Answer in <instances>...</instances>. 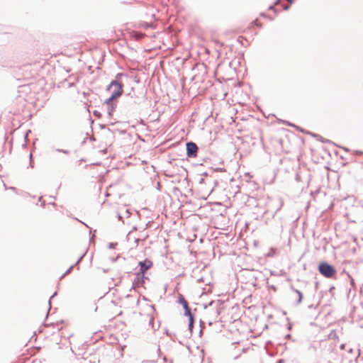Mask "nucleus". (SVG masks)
Masks as SVG:
<instances>
[{
  "label": "nucleus",
  "mask_w": 363,
  "mask_h": 363,
  "mask_svg": "<svg viewBox=\"0 0 363 363\" xmlns=\"http://www.w3.org/2000/svg\"><path fill=\"white\" fill-rule=\"evenodd\" d=\"M128 75L123 73H118L116 79L111 82L110 84L107 86V90L111 91V94H115L117 91H119L120 96L123 93V79H128Z\"/></svg>",
  "instance_id": "f257e3e1"
},
{
  "label": "nucleus",
  "mask_w": 363,
  "mask_h": 363,
  "mask_svg": "<svg viewBox=\"0 0 363 363\" xmlns=\"http://www.w3.org/2000/svg\"><path fill=\"white\" fill-rule=\"evenodd\" d=\"M319 272L326 278H333L336 274L335 268L328 263L323 262L318 265Z\"/></svg>",
  "instance_id": "f03ea898"
},
{
  "label": "nucleus",
  "mask_w": 363,
  "mask_h": 363,
  "mask_svg": "<svg viewBox=\"0 0 363 363\" xmlns=\"http://www.w3.org/2000/svg\"><path fill=\"white\" fill-rule=\"evenodd\" d=\"M186 155L189 157H196L198 152V146L193 142L186 143Z\"/></svg>",
  "instance_id": "7ed1b4c3"
},
{
  "label": "nucleus",
  "mask_w": 363,
  "mask_h": 363,
  "mask_svg": "<svg viewBox=\"0 0 363 363\" xmlns=\"http://www.w3.org/2000/svg\"><path fill=\"white\" fill-rule=\"evenodd\" d=\"M140 271L138 273L144 275L145 272L152 266V262L148 259L139 262Z\"/></svg>",
  "instance_id": "20e7f679"
},
{
  "label": "nucleus",
  "mask_w": 363,
  "mask_h": 363,
  "mask_svg": "<svg viewBox=\"0 0 363 363\" xmlns=\"http://www.w3.org/2000/svg\"><path fill=\"white\" fill-rule=\"evenodd\" d=\"M179 303L182 305L184 309V315H189L191 312V309L189 306L188 302L184 298V297L179 294Z\"/></svg>",
  "instance_id": "39448f33"
},
{
  "label": "nucleus",
  "mask_w": 363,
  "mask_h": 363,
  "mask_svg": "<svg viewBox=\"0 0 363 363\" xmlns=\"http://www.w3.org/2000/svg\"><path fill=\"white\" fill-rule=\"evenodd\" d=\"M147 279V278L145 277L144 275H143L140 273H138L137 277L133 281V287L137 288V287L142 286L143 284V283L145 282V279Z\"/></svg>",
  "instance_id": "423d86ee"
},
{
  "label": "nucleus",
  "mask_w": 363,
  "mask_h": 363,
  "mask_svg": "<svg viewBox=\"0 0 363 363\" xmlns=\"http://www.w3.org/2000/svg\"><path fill=\"white\" fill-rule=\"evenodd\" d=\"M118 96H120V92L119 91H117V92H116L115 94H111V96L106 100V105L109 106L112 104H116V103H113V101L116 99Z\"/></svg>",
  "instance_id": "0eeeda50"
},
{
  "label": "nucleus",
  "mask_w": 363,
  "mask_h": 363,
  "mask_svg": "<svg viewBox=\"0 0 363 363\" xmlns=\"http://www.w3.org/2000/svg\"><path fill=\"white\" fill-rule=\"evenodd\" d=\"M116 107V104L106 106L107 113L109 117H111L112 116L113 112L114 111Z\"/></svg>",
  "instance_id": "6e6552de"
},
{
  "label": "nucleus",
  "mask_w": 363,
  "mask_h": 363,
  "mask_svg": "<svg viewBox=\"0 0 363 363\" xmlns=\"http://www.w3.org/2000/svg\"><path fill=\"white\" fill-rule=\"evenodd\" d=\"M186 316L189 318V328L190 333H191L192 328L194 327V316L191 314V313H190L189 315H186Z\"/></svg>",
  "instance_id": "1a4fd4ad"
},
{
  "label": "nucleus",
  "mask_w": 363,
  "mask_h": 363,
  "mask_svg": "<svg viewBox=\"0 0 363 363\" xmlns=\"http://www.w3.org/2000/svg\"><path fill=\"white\" fill-rule=\"evenodd\" d=\"M292 290L297 294V296H298L297 304H299L302 301L303 294L299 290L296 289L294 287H292Z\"/></svg>",
  "instance_id": "9d476101"
},
{
  "label": "nucleus",
  "mask_w": 363,
  "mask_h": 363,
  "mask_svg": "<svg viewBox=\"0 0 363 363\" xmlns=\"http://www.w3.org/2000/svg\"><path fill=\"white\" fill-rule=\"evenodd\" d=\"M149 324L150 325H152V328L156 330L158 328H159V325L157 327H155V325H154V318L152 316H150V321H149Z\"/></svg>",
  "instance_id": "9b49d317"
},
{
  "label": "nucleus",
  "mask_w": 363,
  "mask_h": 363,
  "mask_svg": "<svg viewBox=\"0 0 363 363\" xmlns=\"http://www.w3.org/2000/svg\"><path fill=\"white\" fill-rule=\"evenodd\" d=\"M74 267V265H72L60 277V279H62V278H64L67 274H69L71 272V271L72 270Z\"/></svg>",
  "instance_id": "f8f14e48"
},
{
  "label": "nucleus",
  "mask_w": 363,
  "mask_h": 363,
  "mask_svg": "<svg viewBox=\"0 0 363 363\" xmlns=\"http://www.w3.org/2000/svg\"><path fill=\"white\" fill-rule=\"evenodd\" d=\"M137 230V227L136 226H134L133 228V230L131 231H130L127 235V238L129 240L130 238V236H131V234H132V232L134 231V230Z\"/></svg>",
  "instance_id": "ddd939ff"
},
{
  "label": "nucleus",
  "mask_w": 363,
  "mask_h": 363,
  "mask_svg": "<svg viewBox=\"0 0 363 363\" xmlns=\"http://www.w3.org/2000/svg\"><path fill=\"white\" fill-rule=\"evenodd\" d=\"M56 151L61 152H63V153L67 154V155H68L69 153V150H66L57 149Z\"/></svg>",
  "instance_id": "4468645a"
},
{
  "label": "nucleus",
  "mask_w": 363,
  "mask_h": 363,
  "mask_svg": "<svg viewBox=\"0 0 363 363\" xmlns=\"http://www.w3.org/2000/svg\"><path fill=\"white\" fill-rule=\"evenodd\" d=\"M114 245H115V244H114V243L111 242V243H109V245H108V247H109V248H111V249H112V248H113V247H114Z\"/></svg>",
  "instance_id": "2eb2a0df"
},
{
  "label": "nucleus",
  "mask_w": 363,
  "mask_h": 363,
  "mask_svg": "<svg viewBox=\"0 0 363 363\" xmlns=\"http://www.w3.org/2000/svg\"><path fill=\"white\" fill-rule=\"evenodd\" d=\"M84 255L81 256L79 259L77 260V262H76V264H78L83 258Z\"/></svg>",
  "instance_id": "dca6fc26"
},
{
  "label": "nucleus",
  "mask_w": 363,
  "mask_h": 363,
  "mask_svg": "<svg viewBox=\"0 0 363 363\" xmlns=\"http://www.w3.org/2000/svg\"><path fill=\"white\" fill-rule=\"evenodd\" d=\"M279 204H280V205H279V207L277 208V210H279V208H280L282 206V205H283V203H282V201H281V200L279 201Z\"/></svg>",
  "instance_id": "f3484780"
},
{
  "label": "nucleus",
  "mask_w": 363,
  "mask_h": 363,
  "mask_svg": "<svg viewBox=\"0 0 363 363\" xmlns=\"http://www.w3.org/2000/svg\"><path fill=\"white\" fill-rule=\"evenodd\" d=\"M125 213H127V215H128L127 216H128V217H129V216H130V211H129L128 209H127V210H126V211H125Z\"/></svg>",
  "instance_id": "a211bd4d"
},
{
  "label": "nucleus",
  "mask_w": 363,
  "mask_h": 363,
  "mask_svg": "<svg viewBox=\"0 0 363 363\" xmlns=\"http://www.w3.org/2000/svg\"><path fill=\"white\" fill-rule=\"evenodd\" d=\"M57 294V293H54V294L50 297V299H51L52 298H53L55 295ZM49 305L50 306V300H49Z\"/></svg>",
  "instance_id": "6ab92c4d"
},
{
  "label": "nucleus",
  "mask_w": 363,
  "mask_h": 363,
  "mask_svg": "<svg viewBox=\"0 0 363 363\" xmlns=\"http://www.w3.org/2000/svg\"><path fill=\"white\" fill-rule=\"evenodd\" d=\"M214 303H215V302H214L213 301H211L208 303V306H213Z\"/></svg>",
  "instance_id": "aec40b11"
},
{
  "label": "nucleus",
  "mask_w": 363,
  "mask_h": 363,
  "mask_svg": "<svg viewBox=\"0 0 363 363\" xmlns=\"http://www.w3.org/2000/svg\"><path fill=\"white\" fill-rule=\"evenodd\" d=\"M118 219L122 220V216L119 213L118 214Z\"/></svg>",
  "instance_id": "412c9836"
},
{
  "label": "nucleus",
  "mask_w": 363,
  "mask_h": 363,
  "mask_svg": "<svg viewBox=\"0 0 363 363\" xmlns=\"http://www.w3.org/2000/svg\"><path fill=\"white\" fill-rule=\"evenodd\" d=\"M140 241V239L139 238H135V242L137 243V245L138 244V242Z\"/></svg>",
  "instance_id": "4be33fe9"
},
{
  "label": "nucleus",
  "mask_w": 363,
  "mask_h": 363,
  "mask_svg": "<svg viewBox=\"0 0 363 363\" xmlns=\"http://www.w3.org/2000/svg\"><path fill=\"white\" fill-rule=\"evenodd\" d=\"M289 9V6H285L284 7V10H288Z\"/></svg>",
  "instance_id": "5701e85b"
},
{
  "label": "nucleus",
  "mask_w": 363,
  "mask_h": 363,
  "mask_svg": "<svg viewBox=\"0 0 363 363\" xmlns=\"http://www.w3.org/2000/svg\"><path fill=\"white\" fill-rule=\"evenodd\" d=\"M274 5H271V6L269 7V9H270V10L273 9H274Z\"/></svg>",
  "instance_id": "b1692460"
},
{
  "label": "nucleus",
  "mask_w": 363,
  "mask_h": 363,
  "mask_svg": "<svg viewBox=\"0 0 363 363\" xmlns=\"http://www.w3.org/2000/svg\"><path fill=\"white\" fill-rule=\"evenodd\" d=\"M286 1H289L290 4L293 3V0H286Z\"/></svg>",
  "instance_id": "393cba45"
},
{
  "label": "nucleus",
  "mask_w": 363,
  "mask_h": 363,
  "mask_svg": "<svg viewBox=\"0 0 363 363\" xmlns=\"http://www.w3.org/2000/svg\"><path fill=\"white\" fill-rule=\"evenodd\" d=\"M11 190H14L15 189V187H11L10 188Z\"/></svg>",
  "instance_id": "a878e982"
},
{
  "label": "nucleus",
  "mask_w": 363,
  "mask_h": 363,
  "mask_svg": "<svg viewBox=\"0 0 363 363\" xmlns=\"http://www.w3.org/2000/svg\"><path fill=\"white\" fill-rule=\"evenodd\" d=\"M30 167H33V165L32 164V163L30 162Z\"/></svg>",
  "instance_id": "bb28decb"
}]
</instances>
